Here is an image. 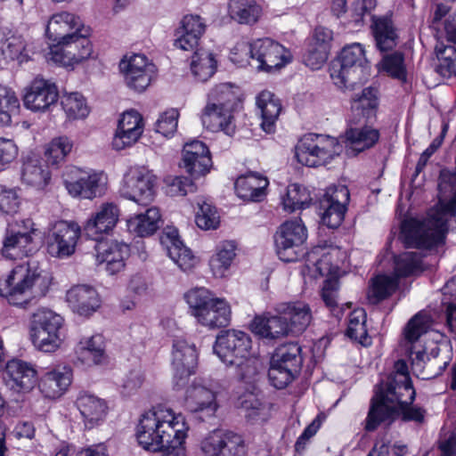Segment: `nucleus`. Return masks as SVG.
<instances>
[{"instance_id":"24","label":"nucleus","mask_w":456,"mask_h":456,"mask_svg":"<svg viewBox=\"0 0 456 456\" xmlns=\"http://www.w3.org/2000/svg\"><path fill=\"white\" fill-rule=\"evenodd\" d=\"M72 381V370L65 365L45 369L38 380V388L45 397L57 399L69 388Z\"/></svg>"},{"instance_id":"33","label":"nucleus","mask_w":456,"mask_h":456,"mask_svg":"<svg viewBox=\"0 0 456 456\" xmlns=\"http://www.w3.org/2000/svg\"><path fill=\"white\" fill-rule=\"evenodd\" d=\"M275 311L279 314H283L292 333L303 332L312 320L309 305L300 301L279 303L275 306Z\"/></svg>"},{"instance_id":"4","label":"nucleus","mask_w":456,"mask_h":456,"mask_svg":"<svg viewBox=\"0 0 456 456\" xmlns=\"http://www.w3.org/2000/svg\"><path fill=\"white\" fill-rule=\"evenodd\" d=\"M233 61H248L258 71L272 73L280 70L291 61V53L282 45L269 37L252 42L240 41L231 51Z\"/></svg>"},{"instance_id":"15","label":"nucleus","mask_w":456,"mask_h":456,"mask_svg":"<svg viewBox=\"0 0 456 456\" xmlns=\"http://www.w3.org/2000/svg\"><path fill=\"white\" fill-rule=\"evenodd\" d=\"M81 236V228L75 222L59 221L55 223L46 236L48 254L56 258L71 256Z\"/></svg>"},{"instance_id":"34","label":"nucleus","mask_w":456,"mask_h":456,"mask_svg":"<svg viewBox=\"0 0 456 456\" xmlns=\"http://www.w3.org/2000/svg\"><path fill=\"white\" fill-rule=\"evenodd\" d=\"M76 404L86 428L100 425L108 413L106 402L87 393H81L77 398Z\"/></svg>"},{"instance_id":"29","label":"nucleus","mask_w":456,"mask_h":456,"mask_svg":"<svg viewBox=\"0 0 456 456\" xmlns=\"http://www.w3.org/2000/svg\"><path fill=\"white\" fill-rule=\"evenodd\" d=\"M233 110L208 101L200 118L203 126L212 132L223 131L228 135L235 132Z\"/></svg>"},{"instance_id":"61","label":"nucleus","mask_w":456,"mask_h":456,"mask_svg":"<svg viewBox=\"0 0 456 456\" xmlns=\"http://www.w3.org/2000/svg\"><path fill=\"white\" fill-rule=\"evenodd\" d=\"M166 193L170 197L185 196L196 191V184L186 176H168L165 179Z\"/></svg>"},{"instance_id":"1","label":"nucleus","mask_w":456,"mask_h":456,"mask_svg":"<svg viewBox=\"0 0 456 456\" xmlns=\"http://www.w3.org/2000/svg\"><path fill=\"white\" fill-rule=\"evenodd\" d=\"M189 427L181 413L163 405L152 407L140 419L136 428L139 444L163 456H185L184 441Z\"/></svg>"},{"instance_id":"36","label":"nucleus","mask_w":456,"mask_h":456,"mask_svg":"<svg viewBox=\"0 0 456 456\" xmlns=\"http://www.w3.org/2000/svg\"><path fill=\"white\" fill-rule=\"evenodd\" d=\"M251 326L254 333L267 339H277L290 332L288 322L283 318V314H279L256 316Z\"/></svg>"},{"instance_id":"52","label":"nucleus","mask_w":456,"mask_h":456,"mask_svg":"<svg viewBox=\"0 0 456 456\" xmlns=\"http://www.w3.org/2000/svg\"><path fill=\"white\" fill-rule=\"evenodd\" d=\"M217 61L211 53H194L191 63V70L195 79L200 82L208 81L216 71Z\"/></svg>"},{"instance_id":"2","label":"nucleus","mask_w":456,"mask_h":456,"mask_svg":"<svg viewBox=\"0 0 456 456\" xmlns=\"http://www.w3.org/2000/svg\"><path fill=\"white\" fill-rule=\"evenodd\" d=\"M416 390L412 381L381 379L374 387V395L362 425L366 432H373L381 425L389 426L396 419L397 408L405 403H413Z\"/></svg>"},{"instance_id":"9","label":"nucleus","mask_w":456,"mask_h":456,"mask_svg":"<svg viewBox=\"0 0 456 456\" xmlns=\"http://www.w3.org/2000/svg\"><path fill=\"white\" fill-rule=\"evenodd\" d=\"M89 36L90 28H87L63 37L62 40L50 47L48 59L64 67H73L87 60L93 53V45Z\"/></svg>"},{"instance_id":"45","label":"nucleus","mask_w":456,"mask_h":456,"mask_svg":"<svg viewBox=\"0 0 456 456\" xmlns=\"http://www.w3.org/2000/svg\"><path fill=\"white\" fill-rule=\"evenodd\" d=\"M236 256V244L233 241H223L216 246V253L209 259V266L215 277L225 276Z\"/></svg>"},{"instance_id":"42","label":"nucleus","mask_w":456,"mask_h":456,"mask_svg":"<svg viewBox=\"0 0 456 456\" xmlns=\"http://www.w3.org/2000/svg\"><path fill=\"white\" fill-rule=\"evenodd\" d=\"M301 352L302 348L298 343L291 342L281 345L275 349L270 362L299 374L303 364Z\"/></svg>"},{"instance_id":"35","label":"nucleus","mask_w":456,"mask_h":456,"mask_svg":"<svg viewBox=\"0 0 456 456\" xmlns=\"http://www.w3.org/2000/svg\"><path fill=\"white\" fill-rule=\"evenodd\" d=\"M379 101L377 90L372 87L362 89L360 94H355L351 102V119L353 124L361 121H370L376 117Z\"/></svg>"},{"instance_id":"19","label":"nucleus","mask_w":456,"mask_h":456,"mask_svg":"<svg viewBox=\"0 0 456 456\" xmlns=\"http://www.w3.org/2000/svg\"><path fill=\"white\" fill-rule=\"evenodd\" d=\"M72 173L77 174L75 181H64L65 187L72 197L93 200L106 191L107 175L103 172H86L73 168Z\"/></svg>"},{"instance_id":"32","label":"nucleus","mask_w":456,"mask_h":456,"mask_svg":"<svg viewBox=\"0 0 456 456\" xmlns=\"http://www.w3.org/2000/svg\"><path fill=\"white\" fill-rule=\"evenodd\" d=\"M66 297L70 308L79 315H91L101 305L97 291L87 285L71 288L68 290Z\"/></svg>"},{"instance_id":"17","label":"nucleus","mask_w":456,"mask_h":456,"mask_svg":"<svg viewBox=\"0 0 456 456\" xmlns=\"http://www.w3.org/2000/svg\"><path fill=\"white\" fill-rule=\"evenodd\" d=\"M349 200L350 192L346 186L328 187L320 202L323 210L321 216L322 224L330 229L338 228L345 219Z\"/></svg>"},{"instance_id":"62","label":"nucleus","mask_w":456,"mask_h":456,"mask_svg":"<svg viewBox=\"0 0 456 456\" xmlns=\"http://www.w3.org/2000/svg\"><path fill=\"white\" fill-rule=\"evenodd\" d=\"M381 65L382 69L391 77L400 80H405L406 69L403 53L395 52L393 53L385 55L382 59Z\"/></svg>"},{"instance_id":"56","label":"nucleus","mask_w":456,"mask_h":456,"mask_svg":"<svg viewBox=\"0 0 456 456\" xmlns=\"http://www.w3.org/2000/svg\"><path fill=\"white\" fill-rule=\"evenodd\" d=\"M435 51L438 59L436 71L444 77H456V47L441 43L436 45Z\"/></svg>"},{"instance_id":"64","label":"nucleus","mask_w":456,"mask_h":456,"mask_svg":"<svg viewBox=\"0 0 456 456\" xmlns=\"http://www.w3.org/2000/svg\"><path fill=\"white\" fill-rule=\"evenodd\" d=\"M179 112L170 109L163 112L155 123V131L164 137H171L176 132Z\"/></svg>"},{"instance_id":"30","label":"nucleus","mask_w":456,"mask_h":456,"mask_svg":"<svg viewBox=\"0 0 456 456\" xmlns=\"http://www.w3.org/2000/svg\"><path fill=\"white\" fill-rule=\"evenodd\" d=\"M142 134V118L141 114L130 110L125 111L118 119L116 129V150L134 143Z\"/></svg>"},{"instance_id":"51","label":"nucleus","mask_w":456,"mask_h":456,"mask_svg":"<svg viewBox=\"0 0 456 456\" xmlns=\"http://www.w3.org/2000/svg\"><path fill=\"white\" fill-rule=\"evenodd\" d=\"M237 90L231 83L216 85L208 94V101L234 110L240 102Z\"/></svg>"},{"instance_id":"40","label":"nucleus","mask_w":456,"mask_h":456,"mask_svg":"<svg viewBox=\"0 0 456 456\" xmlns=\"http://www.w3.org/2000/svg\"><path fill=\"white\" fill-rule=\"evenodd\" d=\"M256 106L261 114L262 129L267 134L273 133L281 110L280 99L269 91H263L256 97Z\"/></svg>"},{"instance_id":"11","label":"nucleus","mask_w":456,"mask_h":456,"mask_svg":"<svg viewBox=\"0 0 456 456\" xmlns=\"http://www.w3.org/2000/svg\"><path fill=\"white\" fill-rule=\"evenodd\" d=\"M306 239L307 230L300 218L285 221L274 235L277 256L286 263L299 260L304 256Z\"/></svg>"},{"instance_id":"26","label":"nucleus","mask_w":456,"mask_h":456,"mask_svg":"<svg viewBox=\"0 0 456 456\" xmlns=\"http://www.w3.org/2000/svg\"><path fill=\"white\" fill-rule=\"evenodd\" d=\"M206 28L207 26L200 16L185 15L181 20L180 27L176 29L174 46L183 51L195 53Z\"/></svg>"},{"instance_id":"10","label":"nucleus","mask_w":456,"mask_h":456,"mask_svg":"<svg viewBox=\"0 0 456 456\" xmlns=\"http://www.w3.org/2000/svg\"><path fill=\"white\" fill-rule=\"evenodd\" d=\"M119 72L126 86L135 93H143L156 79L158 69L143 53H127L119 61Z\"/></svg>"},{"instance_id":"20","label":"nucleus","mask_w":456,"mask_h":456,"mask_svg":"<svg viewBox=\"0 0 456 456\" xmlns=\"http://www.w3.org/2000/svg\"><path fill=\"white\" fill-rule=\"evenodd\" d=\"M58 98L59 90L53 82L36 77L24 90L23 103L32 111H45L57 102Z\"/></svg>"},{"instance_id":"49","label":"nucleus","mask_w":456,"mask_h":456,"mask_svg":"<svg viewBox=\"0 0 456 456\" xmlns=\"http://www.w3.org/2000/svg\"><path fill=\"white\" fill-rule=\"evenodd\" d=\"M422 256L417 252L405 251L394 256V277L406 278L422 272Z\"/></svg>"},{"instance_id":"21","label":"nucleus","mask_w":456,"mask_h":456,"mask_svg":"<svg viewBox=\"0 0 456 456\" xmlns=\"http://www.w3.org/2000/svg\"><path fill=\"white\" fill-rule=\"evenodd\" d=\"M232 366L235 367V375L238 379L248 386L247 390L250 399L242 401L241 406L246 409H257L259 403L255 398L254 390L265 369L263 359L249 354Z\"/></svg>"},{"instance_id":"48","label":"nucleus","mask_w":456,"mask_h":456,"mask_svg":"<svg viewBox=\"0 0 456 456\" xmlns=\"http://www.w3.org/2000/svg\"><path fill=\"white\" fill-rule=\"evenodd\" d=\"M430 328V318L419 312L413 315L403 330L400 346L402 347L413 346L419 338L426 334Z\"/></svg>"},{"instance_id":"46","label":"nucleus","mask_w":456,"mask_h":456,"mask_svg":"<svg viewBox=\"0 0 456 456\" xmlns=\"http://www.w3.org/2000/svg\"><path fill=\"white\" fill-rule=\"evenodd\" d=\"M228 11L232 20L251 25L258 20L262 7L255 0H230Z\"/></svg>"},{"instance_id":"55","label":"nucleus","mask_w":456,"mask_h":456,"mask_svg":"<svg viewBox=\"0 0 456 456\" xmlns=\"http://www.w3.org/2000/svg\"><path fill=\"white\" fill-rule=\"evenodd\" d=\"M61 106L69 119H83L90 113L86 98L79 93H70L62 96Z\"/></svg>"},{"instance_id":"38","label":"nucleus","mask_w":456,"mask_h":456,"mask_svg":"<svg viewBox=\"0 0 456 456\" xmlns=\"http://www.w3.org/2000/svg\"><path fill=\"white\" fill-rule=\"evenodd\" d=\"M85 231L91 237H111L114 234V204H102L98 211L86 221Z\"/></svg>"},{"instance_id":"6","label":"nucleus","mask_w":456,"mask_h":456,"mask_svg":"<svg viewBox=\"0 0 456 456\" xmlns=\"http://www.w3.org/2000/svg\"><path fill=\"white\" fill-rule=\"evenodd\" d=\"M185 300L199 323L210 330L226 327L231 322V307L221 298L215 297L204 288L191 289L185 294Z\"/></svg>"},{"instance_id":"41","label":"nucleus","mask_w":456,"mask_h":456,"mask_svg":"<svg viewBox=\"0 0 456 456\" xmlns=\"http://www.w3.org/2000/svg\"><path fill=\"white\" fill-rule=\"evenodd\" d=\"M105 347V340L101 334L84 338L77 346L78 357L88 366L102 364L106 360Z\"/></svg>"},{"instance_id":"47","label":"nucleus","mask_w":456,"mask_h":456,"mask_svg":"<svg viewBox=\"0 0 456 456\" xmlns=\"http://www.w3.org/2000/svg\"><path fill=\"white\" fill-rule=\"evenodd\" d=\"M367 315L362 308L353 310L348 316V323L346 335L352 340L363 346H369L372 343L366 328Z\"/></svg>"},{"instance_id":"28","label":"nucleus","mask_w":456,"mask_h":456,"mask_svg":"<svg viewBox=\"0 0 456 456\" xmlns=\"http://www.w3.org/2000/svg\"><path fill=\"white\" fill-rule=\"evenodd\" d=\"M87 28L78 15L63 11L51 16L45 33L49 39L59 42L63 37L72 36L74 32H82Z\"/></svg>"},{"instance_id":"3","label":"nucleus","mask_w":456,"mask_h":456,"mask_svg":"<svg viewBox=\"0 0 456 456\" xmlns=\"http://www.w3.org/2000/svg\"><path fill=\"white\" fill-rule=\"evenodd\" d=\"M50 279L35 261L16 265L10 273L0 279V296L9 304L26 306L33 299L47 293Z\"/></svg>"},{"instance_id":"63","label":"nucleus","mask_w":456,"mask_h":456,"mask_svg":"<svg viewBox=\"0 0 456 456\" xmlns=\"http://www.w3.org/2000/svg\"><path fill=\"white\" fill-rule=\"evenodd\" d=\"M199 210L195 216V223L197 226L202 230L216 229L219 224V216L216 209L212 205L202 202L198 203Z\"/></svg>"},{"instance_id":"13","label":"nucleus","mask_w":456,"mask_h":456,"mask_svg":"<svg viewBox=\"0 0 456 456\" xmlns=\"http://www.w3.org/2000/svg\"><path fill=\"white\" fill-rule=\"evenodd\" d=\"M157 177L145 167L130 168L123 178L120 194L124 198L148 206L155 197Z\"/></svg>"},{"instance_id":"22","label":"nucleus","mask_w":456,"mask_h":456,"mask_svg":"<svg viewBox=\"0 0 456 456\" xmlns=\"http://www.w3.org/2000/svg\"><path fill=\"white\" fill-rule=\"evenodd\" d=\"M182 160L183 168L193 179L206 175L213 165L209 149L198 140L184 144Z\"/></svg>"},{"instance_id":"7","label":"nucleus","mask_w":456,"mask_h":456,"mask_svg":"<svg viewBox=\"0 0 456 456\" xmlns=\"http://www.w3.org/2000/svg\"><path fill=\"white\" fill-rule=\"evenodd\" d=\"M367 60L363 46L359 43L345 46L338 57L330 67V75L334 84L339 88H346L355 83L363 73Z\"/></svg>"},{"instance_id":"44","label":"nucleus","mask_w":456,"mask_h":456,"mask_svg":"<svg viewBox=\"0 0 456 456\" xmlns=\"http://www.w3.org/2000/svg\"><path fill=\"white\" fill-rule=\"evenodd\" d=\"M170 245L167 246V252L170 258L178 265V267L187 272L191 270L196 265V257L191 250L185 247L180 240L177 231L167 233Z\"/></svg>"},{"instance_id":"16","label":"nucleus","mask_w":456,"mask_h":456,"mask_svg":"<svg viewBox=\"0 0 456 456\" xmlns=\"http://www.w3.org/2000/svg\"><path fill=\"white\" fill-rule=\"evenodd\" d=\"M205 456H247L243 438L232 431L216 429L200 442Z\"/></svg>"},{"instance_id":"27","label":"nucleus","mask_w":456,"mask_h":456,"mask_svg":"<svg viewBox=\"0 0 456 456\" xmlns=\"http://www.w3.org/2000/svg\"><path fill=\"white\" fill-rule=\"evenodd\" d=\"M4 379L11 389L16 392H28L36 385L37 371L30 363L12 359L5 365Z\"/></svg>"},{"instance_id":"60","label":"nucleus","mask_w":456,"mask_h":456,"mask_svg":"<svg viewBox=\"0 0 456 456\" xmlns=\"http://www.w3.org/2000/svg\"><path fill=\"white\" fill-rule=\"evenodd\" d=\"M21 178L29 185L44 187L50 179V174L37 161H28L23 164Z\"/></svg>"},{"instance_id":"43","label":"nucleus","mask_w":456,"mask_h":456,"mask_svg":"<svg viewBox=\"0 0 456 456\" xmlns=\"http://www.w3.org/2000/svg\"><path fill=\"white\" fill-rule=\"evenodd\" d=\"M371 31L376 46L380 52L392 50L397 45L398 36L391 19L373 17Z\"/></svg>"},{"instance_id":"31","label":"nucleus","mask_w":456,"mask_h":456,"mask_svg":"<svg viewBox=\"0 0 456 456\" xmlns=\"http://www.w3.org/2000/svg\"><path fill=\"white\" fill-rule=\"evenodd\" d=\"M268 179L261 174L248 172L240 175L234 183L236 194L243 200L259 202L266 195Z\"/></svg>"},{"instance_id":"54","label":"nucleus","mask_w":456,"mask_h":456,"mask_svg":"<svg viewBox=\"0 0 456 456\" xmlns=\"http://www.w3.org/2000/svg\"><path fill=\"white\" fill-rule=\"evenodd\" d=\"M95 241V257L98 266L103 268L109 274H114V237H92Z\"/></svg>"},{"instance_id":"8","label":"nucleus","mask_w":456,"mask_h":456,"mask_svg":"<svg viewBox=\"0 0 456 456\" xmlns=\"http://www.w3.org/2000/svg\"><path fill=\"white\" fill-rule=\"evenodd\" d=\"M340 146L335 137L308 134L296 147V158L299 163L316 167L329 163L338 154Z\"/></svg>"},{"instance_id":"14","label":"nucleus","mask_w":456,"mask_h":456,"mask_svg":"<svg viewBox=\"0 0 456 456\" xmlns=\"http://www.w3.org/2000/svg\"><path fill=\"white\" fill-rule=\"evenodd\" d=\"M251 347L249 334L231 329L222 330L216 336L213 351L226 366H232L249 355Z\"/></svg>"},{"instance_id":"59","label":"nucleus","mask_w":456,"mask_h":456,"mask_svg":"<svg viewBox=\"0 0 456 456\" xmlns=\"http://www.w3.org/2000/svg\"><path fill=\"white\" fill-rule=\"evenodd\" d=\"M72 148V141L66 136L53 139L45 150L47 162L51 165H58L70 153Z\"/></svg>"},{"instance_id":"12","label":"nucleus","mask_w":456,"mask_h":456,"mask_svg":"<svg viewBox=\"0 0 456 456\" xmlns=\"http://www.w3.org/2000/svg\"><path fill=\"white\" fill-rule=\"evenodd\" d=\"M34 226L29 218L8 224L3 239L2 256L7 259H19L30 255L35 250Z\"/></svg>"},{"instance_id":"50","label":"nucleus","mask_w":456,"mask_h":456,"mask_svg":"<svg viewBox=\"0 0 456 456\" xmlns=\"http://www.w3.org/2000/svg\"><path fill=\"white\" fill-rule=\"evenodd\" d=\"M400 281L393 275L379 274L371 280L368 298L373 304L392 296L398 289Z\"/></svg>"},{"instance_id":"39","label":"nucleus","mask_w":456,"mask_h":456,"mask_svg":"<svg viewBox=\"0 0 456 456\" xmlns=\"http://www.w3.org/2000/svg\"><path fill=\"white\" fill-rule=\"evenodd\" d=\"M185 404L191 411H208L214 414L217 410L216 393L200 384H192L186 390Z\"/></svg>"},{"instance_id":"5","label":"nucleus","mask_w":456,"mask_h":456,"mask_svg":"<svg viewBox=\"0 0 456 456\" xmlns=\"http://www.w3.org/2000/svg\"><path fill=\"white\" fill-rule=\"evenodd\" d=\"M28 333L37 350L53 353L61 348L65 339L64 319L49 308L40 307L30 316Z\"/></svg>"},{"instance_id":"18","label":"nucleus","mask_w":456,"mask_h":456,"mask_svg":"<svg viewBox=\"0 0 456 456\" xmlns=\"http://www.w3.org/2000/svg\"><path fill=\"white\" fill-rule=\"evenodd\" d=\"M197 365L198 351L195 345L183 338L175 339L172 350L175 387H183L189 377L195 373Z\"/></svg>"},{"instance_id":"58","label":"nucleus","mask_w":456,"mask_h":456,"mask_svg":"<svg viewBox=\"0 0 456 456\" xmlns=\"http://www.w3.org/2000/svg\"><path fill=\"white\" fill-rule=\"evenodd\" d=\"M338 289L339 283L338 280H326L322 289V298L331 314L338 320H340L344 315L345 307L338 304Z\"/></svg>"},{"instance_id":"37","label":"nucleus","mask_w":456,"mask_h":456,"mask_svg":"<svg viewBox=\"0 0 456 456\" xmlns=\"http://www.w3.org/2000/svg\"><path fill=\"white\" fill-rule=\"evenodd\" d=\"M161 224V214L156 207L149 208L144 213L136 214L126 219L127 231L139 237L154 234Z\"/></svg>"},{"instance_id":"23","label":"nucleus","mask_w":456,"mask_h":456,"mask_svg":"<svg viewBox=\"0 0 456 456\" xmlns=\"http://www.w3.org/2000/svg\"><path fill=\"white\" fill-rule=\"evenodd\" d=\"M401 236L406 248L429 249L441 240L439 231L431 229L424 223L414 219L403 223Z\"/></svg>"},{"instance_id":"53","label":"nucleus","mask_w":456,"mask_h":456,"mask_svg":"<svg viewBox=\"0 0 456 456\" xmlns=\"http://www.w3.org/2000/svg\"><path fill=\"white\" fill-rule=\"evenodd\" d=\"M20 108V100L15 92L0 84V125H11L12 117L19 114Z\"/></svg>"},{"instance_id":"57","label":"nucleus","mask_w":456,"mask_h":456,"mask_svg":"<svg viewBox=\"0 0 456 456\" xmlns=\"http://www.w3.org/2000/svg\"><path fill=\"white\" fill-rule=\"evenodd\" d=\"M312 198L309 191L303 186L293 183L288 187L286 197L282 199L285 210L294 212L309 207Z\"/></svg>"},{"instance_id":"25","label":"nucleus","mask_w":456,"mask_h":456,"mask_svg":"<svg viewBox=\"0 0 456 456\" xmlns=\"http://www.w3.org/2000/svg\"><path fill=\"white\" fill-rule=\"evenodd\" d=\"M369 122L362 120L361 123L353 124L352 120L348 119L347 127L343 135V142L346 148L356 154L371 149L379 140V131L368 125Z\"/></svg>"}]
</instances>
